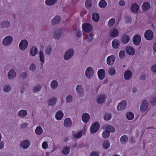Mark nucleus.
<instances>
[{
    "instance_id": "1",
    "label": "nucleus",
    "mask_w": 156,
    "mask_h": 156,
    "mask_svg": "<svg viewBox=\"0 0 156 156\" xmlns=\"http://www.w3.org/2000/svg\"><path fill=\"white\" fill-rule=\"evenodd\" d=\"M74 54V50L72 49H69L66 51L63 55V58L65 60H68L73 57Z\"/></svg>"
},
{
    "instance_id": "2",
    "label": "nucleus",
    "mask_w": 156,
    "mask_h": 156,
    "mask_svg": "<svg viewBox=\"0 0 156 156\" xmlns=\"http://www.w3.org/2000/svg\"><path fill=\"white\" fill-rule=\"evenodd\" d=\"M94 71L93 68L91 67H88L85 72V75L88 79H91L94 76Z\"/></svg>"
},
{
    "instance_id": "3",
    "label": "nucleus",
    "mask_w": 156,
    "mask_h": 156,
    "mask_svg": "<svg viewBox=\"0 0 156 156\" xmlns=\"http://www.w3.org/2000/svg\"><path fill=\"white\" fill-rule=\"evenodd\" d=\"M13 41V38L11 36L9 35L5 37L2 40V44L3 46H7L9 45Z\"/></svg>"
},
{
    "instance_id": "4",
    "label": "nucleus",
    "mask_w": 156,
    "mask_h": 156,
    "mask_svg": "<svg viewBox=\"0 0 156 156\" xmlns=\"http://www.w3.org/2000/svg\"><path fill=\"white\" fill-rule=\"evenodd\" d=\"M144 38L147 40H151L154 37L153 32L151 30H148L144 33Z\"/></svg>"
},
{
    "instance_id": "5",
    "label": "nucleus",
    "mask_w": 156,
    "mask_h": 156,
    "mask_svg": "<svg viewBox=\"0 0 156 156\" xmlns=\"http://www.w3.org/2000/svg\"><path fill=\"white\" fill-rule=\"evenodd\" d=\"M28 46V42L26 39H23L21 40L19 45V49L22 51L26 50Z\"/></svg>"
},
{
    "instance_id": "6",
    "label": "nucleus",
    "mask_w": 156,
    "mask_h": 156,
    "mask_svg": "<svg viewBox=\"0 0 156 156\" xmlns=\"http://www.w3.org/2000/svg\"><path fill=\"white\" fill-rule=\"evenodd\" d=\"M99 124L98 122H95L92 124L90 128V131L91 133L94 134L99 129Z\"/></svg>"
},
{
    "instance_id": "7",
    "label": "nucleus",
    "mask_w": 156,
    "mask_h": 156,
    "mask_svg": "<svg viewBox=\"0 0 156 156\" xmlns=\"http://www.w3.org/2000/svg\"><path fill=\"white\" fill-rule=\"evenodd\" d=\"M16 73L14 69H12L8 71L7 74V77L9 80H12L16 76Z\"/></svg>"
},
{
    "instance_id": "8",
    "label": "nucleus",
    "mask_w": 156,
    "mask_h": 156,
    "mask_svg": "<svg viewBox=\"0 0 156 156\" xmlns=\"http://www.w3.org/2000/svg\"><path fill=\"white\" fill-rule=\"evenodd\" d=\"M82 28L84 31L89 33L93 30V27L92 25L88 23H83L82 25Z\"/></svg>"
},
{
    "instance_id": "9",
    "label": "nucleus",
    "mask_w": 156,
    "mask_h": 156,
    "mask_svg": "<svg viewBox=\"0 0 156 156\" xmlns=\"http://www.w3.org/2000/svg\"><path fill=\"white\" fill-rule=\"evenodd\" d=\"M115 60V56L112 55L108 56L106 58V63L108 66H111L113 65Z\"/></svg>"
},
{
    "instance_id": "10",
    "label": "nucleus",
    "mask_w": 156,
    "mask_h": 156,
    "mask_svg": "<svg viewBox=\"0 0 156 156\" xmlns=\"http://www.w3.org/2000/svg\"><path fill=\"white\" fill-rule=\"evenodd\" d=\"M126 101L125 100H123L118 104L117 109L118 111H122L126 108Z\"/></svg>"
},
{
    "instance_id": "11",
    "label": "nucleus",
    "mask_w": 156,
    "mask_h": 156,
    "mask_svg": "<svg viewBox=\"0 0 156 156\" xmlns=\"http://www.w3.org/2000/svg\"><path fill=\"white\" fill-rule=\"evenodd\" d=\"M30 141L27 140L22 141L20 144V147L23 149H25L28 148L30 146Z\"/></svg>"
},
{
    "instance_id": "12",
    "label": "nucleus",
    "mask_w": 156,
    "mask_h": 156,
    "mask_svg": "<svg viewBox=\"0 0 156 156\" xmlns=\"http://www.w3.org/2000/svg\"><path fill=\"white\" fill-rule=\"evenodd\" d=\"M10 26V23L9 21L7 20L2 21L0 24V28L1 29H7Z\"/></svg>"
},
{
    "instance_id": "13",
    "label": "nucleus",
    "mask_w": 156,
    "mask_h": 156,
    "mask_svg": "<svg viewBox=\"0 0 156 156\" xmlns=\"http://www.w3.org/2000/svg\"><path fill=\"white\" fill-rule=\"evenodd\" d=\"M148 102L146 100H144L141 103L140 110L141 112H144L148 108Z\"/></svg>"
},
{
    "instance_id": "14",
    "label": "nucleus",
    "mask_w": 156,
    "mask_h": 156,
    "mask_svg": "<svg viewBox=\"0 0 156 156\" xmlns=\"http://www.w3.org/2000/svg\"><path fill=\"white\" fill-rule=\"evenodd\" d=\"M141 40L140 36L139 34L135 35L133 38V44L136 45H139Z\"/></svg>"
},
{
    "instance_id": "15",
    "label": "nucleus",
    "mask_w": 156,
    "mask_h": 156,
    "mask_svg": "<svg viewBox=\"0 0 156 156\" xmlns=\"http://www.w3.org/2000/svg\"><path fill=\"white\" fill-rule=\"evenodd\" d=\"M38 53V49L37 48L33 46L30 48V50L29 55L32 57L36 56Z\"/></svg>"
},
{
    "instance_id": "16",
    "label": "nucleus",
    "mask_w": 156,
    "mask_h": 156,
    "mask_svg": "<svg viewBox=\"0 0 156 156\" xmlns=\"http://www.w3.org/2000/svg\"><path fill=\"white\" fill-rule=\"evenodd\" d=\"M64 114L61 110H58L55 115V118L58 120L59 121L62 119L63 117Z\"/></svg>"
},
{
    "instance_id": "17",
    "label": "nucleus",
    "mask_w": 156,
    "mask_h": 156,
    "mask_svg": "<svg viewBox=\"0 0 156 156\" xmlns=\"http://www.w3.org/2000/svg\"><path fill=\"white\" fill-rule=\"evenodd\" d=\"M70 150V148L69 147L65 146L62 148L61 152L63 155H66L69 154Z\"/></svg>"
},
{
    "instance_id": "18",
    "label": "nucleus",
    "mask_w": 156,
    "mask_h": 156,
    "mask_svg": "<svg viewBox=\"0 0 156 156\" xmlns=\"http://www.w3.org/2000/svg\"><path fill=\"white\" fill-rule=\"evenodd\" d=\"M72 122L69 118L65 119L64 121V126L66 128H69L72 125Z\"/></svg>"
},
{
    "instance_id": "19",
    "label": "nucleus",
    "mask_w": 156,
    "mask_h": 156,
    "mask_svg": "<svg viewBox=\"0 0 156 156\" xmlns=\"http://www.w3.org/2000/svg\"><path fill=\"white\" fill-rule=\"evenodd\" d=\"M82 119L83 122L87 123L89 121L90 116L89 114L87 113H83L82 116Z\"/></svg>"
},
{
    "instance_id": "20",
    "label": "nucleus",
    "mask_w": 156,
    "mask_h": 156,
    "mask_svg": "<svg viewBox=\"0 0 156 156\" xmlns=\"http://www.w3.org/2000/svg\"><path fill=\"white\" fill-rule=\"evenodd\" d=\"M120 41L116 39L113 40L112 42V47L115 49L118 48L120 46Z\"/></svg>"
},
{
    "instance_id": "21",
    "label": "nucleus",
    "mask_w": 156,
    "mask_h": 156,
    "mask_svg": "<svg viewBox=\"0 0 156 156\" xmlns=\"http://www.w3.org/2000/svg\"><path fill=\"white\" fill-rule=\"evenodd\" d=\"M3 90L5 93L9 92L12 90L11 86L9 84H6L3 87Z\"/></svg>"
},
{
    "instance_id": "22",
    "label": "nucleus",
    "mask_w": 156,
    "mask_h": 156,
    "mask_svg": "<svg viewBox=\"0 0 156 156\" xmlns=\"http://www.w3.org/2000/svg\"><path fill=\"white\" fill-rule=\"evenodd\" d=\"M76 91L79 95L82 94L84 91L83 87L80 84H78L76 87Z\"/></svg>"
},
{
    "instance_id": "23",
    "label": "nucleus",
    "mask_w": 156,
    "mask_h": 156,
    "mask_svg": "<svg viewBox=\"0 0 156 156\" xmlns=\"http://www.w3.org/2000/svg\"><path fill=\"white\" fill-rule=\"evenodd\" d=\"M98 75L99 78L100 80L103 79L105 76V70L102 69L99 70L98 72Z\"/></svg>"
},
{
    "instance_id": "24",
    "label": "nucleus",
    "mask_w": 156,
    "mask_h": 156,
    "mask_svg": "<svg viewBox=\"0 0 156 156\" xmlns=\"http://www.w3.org/2000/svg\"><path fill=\"white\" fill-rule=\"evenodd\" d=\"M130 38L129 35L126 34L123 35L121 40V42L123 44H126L129 42Z\"/></svg>"
},
{
    "instance_id": "25",
    "label": "nucleus",
    "mask_w": 156,
    "mask_h": 156,
    "mask_svg": "<svg viewBox=\"0 0 156 156\" xmlns=\"http://www.w3.org/2000/svg\"><path fill=\"white\" fill-rule=\"evenodd\" d=\"M62 30L60 29H56L55 30L54 37L57 39H58L60 37L62 34Z\"/></svg>"
},
{
    "instance_id": "26",
    "label": "nucleus",
    "mask_w": 156,
    "mask_h": 156,
    "mask_svg": "<svg viewBox=\"0 0 156 156\" xmlns=\"http://www.w3.org/2000/svg\"><path fill=\"white\" fill-rule=\"evenodd\" d=\"M103 129L105 130H106L109 132L113 133L115 131V128L112 126L109 125H106L103 126Z\"/></svg>"
},
{
    "instance_id": "27",
    "label": "nucleus",
    "mask_w": 156,
    "mask_h": 156,
    "mask_svg": "<svg viewBox=\"0 0 156 156\" xmlns=\"http://www.w3.org/2000/svg\"><path fill=\"white\" fill-rule=\"evenodd\" d=\"M60 21V17L59 16H56L51 20V23L52 25H55L59 23Z\"/></svg>"
},
{
    "instance_id": "28",
    "label": "nucleus",
    "mask_w": 156,
    "mask_h": 156,
    "mask_svg": "<svg viewBox=\"0 0 156 156\" xmlns=\"http://www.w3.org/2000/svg\"><path fill=\"white\" fill-rule=\"evenodd\" d=\"M27 114V111L24 109L18 111L17 113L18 116L22 118L26 116Z\"/></svg>"
},
{
    "instance_id": "29",
    "label": "nucleus",
    "mask_w": 156,
    "mask_h": 156,
    "mask_svg": "<svg viewBox=\"0 0 156 156\" xmlns=\"http://www.w3.org/2000/svg\"><path fill=\"white\" fill-rule=\"evenodd\" d=\"M126 51L129 55H133L135 53L134 49L131 46H128L126 48Z\"/></svg>"
},
{
    "instance_id": "30",
    "label": "nucleus",
    "mask_w": 156,
    "mask_h": 156,
    "mask_svg": "<svg viewBox=\"0 0 156 156\" xmlns=\"http://www.w3.org/2000/svg\"><path fill=\"white\" fill-rule=\"evenodd\" d=\"M132 76V72L129 70L126 71L124 73V78L126 80H129Z\"/></svg>"
},
{
    "instance_id": "31",
    "label": "nucleus",
    "mask_w": 156,
    "mask_h": 156,
    "mask_svg": "<svg viewBox=\"0 0 156 156\" xmlns=\"http://www.w3.org/2000/svg\"><path fill=\"white\" fill-rule=\"evenodd\" d=\"M35 134L38 136L41 135L43 133V129L41 126H37L35 130Z\"/></svg>"
},
{
    "instance_id": "32",
    "label": "nucleus",
    "mask_w": 156,
    "mask_h": 156,
    "mask_svg": "<svg viewBox=\"0 0 156 156\" xmlns=\"http://www.w3.org/2000/svg\"><path fill=\"white\" fill-rule=\"evenodd\" d=\"M110 143L107 140H105L102 143V147L104 149H107L110 146Z\"/></svg>"
},
{
    "instance_id": "33",
    "label": "nucleus",
    "mask_w": 156,
    "mask_h": 156,
    "mask_svg": "<svg viewBox=\"0 0 156 156\" xmlns=\"http://www.w3.org/2000/svg\"><path fill=\"white\" fill-rule=\"evenodd\" d=\"M119 34V32L118 30L115 28H114L112 29L110 33V36L112 37H117Z\"/></svg>"
},
{
    "instance_id": "34",
    "label": "nucleus",
    "mask_w": 156,
    "mask_h": 156,
    "mask_svg": "<svg viewBox=\"0 0 156 156\" xmlns=\"http://www.w3.org/2000/svg\"><path fill=\"white\" fill-rule=\"evenodd\" d=\"M151 7L150 4L147 2H145L143 3L141 6L142 10L144 11L147 10Z\"/></svg>"
},
{
    "instance_id": "35",
    "label": "nucleus",
    "mask_w": 156,
    "mask_h": 156,
    "mask_svg": "<svg viewBox=\"0 0 156 156\" xmlns=\"http://www.w3.org/2000/svg\"><path fill=\"white\" fill-rule=\"evenodd\" d=\"M58 86V82L55 80H53L51 81L50 84L51 88L53 90L56 89L57 88Z\"/></svg>"
},
{
    "instance_id": "36",
    "label": "nucleus",
    "mask_w": 156,
    "mask_h": 156,
    "mask_svg": "<svg viewBox=\"0 0 156 156\" xmlns=\"http://www.w3.org/2000/svg\"><path fill=\"white\" fill-rule=\"evenodd\" d=\"M106 98L104 95L98 96L97 100V102L99 104L102 103L105 101Z\"/></svg>"
},
{
    "instance_id": "37",
    "label": "nucleus",
    "mask_w": 156,
    "mask_h": 156,
    "mask_svg": "<svg viewBox=\"0 0 156 156\" xmlns=\"http://www.w3.org/2000/svg\"><path fill=\"white\" fill-rule=\"evenodd\" d=\"M138 9L139 6L136 3L133 4L131 7V10L133 13H137L138 11Z\"/></svg>"
},
{
    "instance_id": "38",
    "label": "nucleus",
    "mask_w": 156,
    "mask_h": 156,
    "mask_svg": "<svg viewBox=\"0 0 156 156\" xmlns=\"http://www.w3.org/2000/svg\"><path fill=\"white\" fill-rule=\"evenodd\" d=\"M72 134L74 138H79L82 136V131H81L78 133H76L75 131H73Z\"/></svg>"
},
{
    "instance_id": "39",
    "label": "nucleus",
    "mask_w": 156,
    "mask_h": 156,
    "mask_svg": "<svg viewBox=\"0 0 156 156\" xmlns=\"http://www.w3.org/2000/svg\"><path fill=\"white\" fill-rule=\"evenodd\" d=\"M39 57L40 62L43 63L44 61L45 56L43 51L41 50L39 54Z\"/></svg>"
},
{
    "instance_id": "40",
    "label": "nucleus",
    "mask_w": 156,
    "mask_h": 156,
    "mask_svg": "<svg viewBox=\"0 0 156 156\" xmlns=\"http://www.w3.org/2000/svg\"><path fill=\"white\" fill-rule=\"evenodd\" d=\"M92 17L93 20L95 22H98L100 19L99 14L96 13H94L92 14Z\"/></svg>"
},
{
    "instance_id": "41",
    "label": "nucleus",
    "mask_w": 156,
    "mask_h": 156,
    "mask_svg": "<svg viewBox=\"0 0 156 156\" xmlns=\"http://www.w3.org/2000/svg\"><path fill=\"white\" fill-rule=\"evenodd\" d=\"M57 0H45V4L48 6H51L55 4Z\"/></svg>"
},
{
    "instance_id": "42",
    "label": "nucleus",
    "mask_w": 156,
    "mask_h": 156,
    "mask_svg": "<svg viewBox=\"0 0 156 156\" xmlns=\"http://www.w3.org/2000/svg\"><path fill=\"white\" fill-rule=\"evenodd\" d=\"M128 140V138L126 135L122 136L120 139V143L122 144H124L126 143Z\"/></svg>"
},
{
    "instance_id": "43",
    "label": "nucleus",
    "mask_w": 156,
    "mask_h": 156,
    "mask_svg": "<svg viewBox=\"0 0 156 156\" xmlns=\"http://www.w3.org/2000/svg\"><path fill=\"white\" fill-rule=\"evenodd\" d=\"M107 5L106 2L104 0H101L98 3V5L99 7L102 8H105Z\"/></svg>"
},
{
    "instance_id": "44",
    "label": "nucleus",
    "mask_w": 156,
    "mask_h": 156,
    "mask_svg": "<svg viewBox=\"0 0 156 156\" xmlns=\"http://www.w3.org/2000/svg\"><path fill=\"white\" fill-rule=\"evenodd\" d=\"M56 101V98H52L49 100L48 104L49 105L53 106L55 104Z\"/></svg>"
},
{
    "instance_id": "45",
    "label": "nucleus",
    "mask_w": 156,
    "mask_h": 156,
    "mask_svg": "<svg viewBox=\"0 0 156 156\" xmlns=\"http://www.w3.org/2000/svg\"><path fill=\"white\" fill-rule=\"evenodd\" d=\"M127 119L129 120H132L134 117V114L131 112H129L126 114Z\"/></svg>"
},
{
    "instance_id": "46",
    "label": "nucleus",
    "mask_w": 156,
    "mask_h": 156,
    "mask_svg": "<svg viewBox=\"0 0 156 156\" xmlns=\"http://www.w3.org/2000/svg\"><path fill=\"white\" fill-rule=\"evenodd\" d=\"M109 132L106 130H105L104 131L102 134V137L104 138H108L109 137Z\"/></svg>"
},
{
    "instance_id": "47",
    "label": "nucleus",
    "mask_w": 156,
    "mask_h": 156,
    "mask_svg": "<svg viewBox=\"0 0 156 156\" xmlns=\"http://www.w3.org/2000/svg\"><path fill=\"white\" fill-rule=\"evenodd\" d=\"M150 102L151 104L154 106L156 105V96H152L150 99Z\"/></svg>"
},
{
    "instance_id": "48",
    "label": "nucleus",
    "mask_w": 156,
    "mask_h": 156,
    "mask_svg": "<svg viewBox=\"0 0 156 156\" xmlns=\"http://www.w3.org/2000/svg\"><path fill=\"white\" fill-rule=\"evenodd\" d=\"M115 23V19L114 18L111 19L108 23V26L109 27H112L114 25Z\"/></svg>"
},
{
    "instance_id": "49",
    "label": "nucleus",
    "mask_w": 156,
    "mask_h": 156,
    "mask_svg": "<svg viewBox=\"0 0 156 156\" xmlns=\"http://www.w3.org/2000/svg\"><path fill=\"white\" fill-rule=\"evenodd\" d=\"M92 3L90 0H86L85 2V5L86 8L90 9Z\"/></svg>"
},
{
    "instance_id": "50",
    "label": "nucleus",
    "mask_w": 156,
    "mask_h": 156,
    "mask_svg": "<svg viewBox=\"0 0 156 156\" xmlns=\"http://www.w3.org/2000/svg\"><path fill=\"white\" fill-rule=\"evenodd\" d=\"M41 88V85H38L35 86L33 88L32 90L33 92L35 93L39 91Z\"/></svg>"
},
{
    "instance_id": "51",
    "label": "nucleus",
    "mask_w": 156,
    "mask_h": 156,
    "mask_svg": "<svg viewBox=\"0 0 156 156\" xmlns=\"http://www.w3.org/2000/svg\"><path fill=\"white\" fill-rule=\"evenodd\" d=\"M36 65L34 63L31 64L29 67V69L30 71L34 72L35 71L36 69Z\"/></svg>"
},
{
    "instance_id": "52",
    "label": "nucleus",
    "mask_w": 156,
    "mask_h": 156,
    "mask_svg": "<svg viewBox=\"0 0 156 156\" xmlns=\"http://www.w3.org/2000/svg\"><path fill=\"white\" fill-rule=\"evenodd\" d=\"M112 117L111 115L109 113H105L104 116V120L106 121L109 120Z\"/></svg>"
},
{
    "instance_id": "53",
    "label": "nucleus",
    "mask_w": 156,
    "mask_h": 156,
    "mask_svg": "<svg viewBox=\"0 0 156 156\" xmlns=\"http://www.w3.org/2000/svg\"><path fill=\"white\" fill-rule=\"evenodd\" d=\"M108 73L111 75H115L116 73L115 69L113 67L110 68L108 70Z\"/></svg>"
},
{
    "instance_id": "54",
    "label": "nucleus",
    "mask_w": 156,
    "mask_h": 156,
    "mask_svg": "<svg viewBox=\"0 0 156 156\" xmlns=\"http://www.w3.org/2000/svg\"><path fill=\"white\" fill-rule=\"evenodd\" d=\"M73 100V97L70 95H68L66 97V102L68 103H70Z\"/></svg>"
},
{
    "instance_id": "55",
    "label": "nucleus",
    "mask_w": 156,
    "mask_h": 156,
    "mask_svg": "<svg viewBox=\"0 0 156 156\" xmlns=\"http://www.w3.org/2000/svg\"><path fill=\"white\" fill-rule=\"evenodd\" d=\"M28 125V123L26 122H23L20 124V127L21 129H24L26 128Z\"/></svg>"
},
{
    "instance_id": "56",
    "label": "nucleus",
    "mask_w": 156,
    "mask_h": 156,
    "mask_svg": "<svg viewBox=\"0 0 156 156\" xmlns=\"http://www.w3.org/2000/svg\"><path fill=\"white\" fill-rule=\"evenodd\" d=\"M27 76V73L26 72H23L20 76V78L24 80L25 79Z\"/></svg>"
},
{
    "instance_id": "57",
    "label": "nucleus",
    "mask_w": 156,
    "mask_h": 156,
    "mask_svg": "<svg viewBox=\"0 0 156 156\" xmlns=\"http://www.w3.org/2000/svg\"><path fill=\"white\" fill-rule=\"evenodd\" d=\"M42 147L44 149H46L48 148V143L46 141H44L41 145Z\"/></svg>"
},
{
    "instance_id": "58",
    "label": "nucleus",
    "mask_w": 156,
    "mask_h": 156,
    "mask_svg": "<svg viewBox=\"0 0 156 156\" xmlns=\"http://www.w3.org/2000/svg\"><path fill=\"white\" fill-rule=\"evenodd\" d=\"M52 48L51 47L48 46L45 49V52L46 54L49 55L50 54L51 52Z\"/></svg>"
},
{
    "instance_id": "59",
    "label": "nucleus",
    "mask_w": 156,
    "mask_h": 156,
    "mask_svg": "<svg viewBox=\"0 0 156 156\" xmlns=\"http://www.w3.org/2000/svg\"><path fill=\"white\" fill-rule=\"evenodd\" d=\"M125 55V52L123 50H121L119 52V56L121 58H124Z\"/></svg>"
},
{
    "instance_id": "60",
    "label": "nucleus",
    "mask_w": 156,
    "mask_h": 156,
    "mask_svg": "<svg viewBox=\"0 0 156 156\" xmlns=\"http://www.w3.org/2000/svg\"><path fill=\"white\" fill-rule=\"evenodd\" d=\"M151 70L154 73H156V64L153 65L152 66Z\"/></svg>"
},
{
    "instance_id": "61",
    "label": "nucleus",
    "mask_w": 156,
    "mask_h": 156,
    "mask_svg": "<svg viewBox=\"0 0 156 156\" xmlns=\"http://www.w3.org/2000/svg\"><path fill=\"white\" fill-rule=\"evenodd\" d=\"M90 156H99V153L98 152H93L90 154Z\"/></svg>"
},
{
    "instance_id": "62",
    "label": "nucleus",
    "mask_w": 156,
    "mask_h": 156,
    "mask_svg": "<svg viewBox=\"0 0 156 156\" xmlns=\"http://www.w3.org/2000/svg\"><path fill=\"white\" fill-rule=\"evenodd\" d=\"M119 5L121 6H122L125 5V2L123 0H120L119 2Z\"/></svg>"
},
{
    "instance_id": "63",
    "label": "nucleus",
    "mask_w": 156,
    "mask_h": 156,
    "mask_svg": "<svg viewBox=\"0 0 156 156\" xmlns=\"http://www.w3.org/2000/svg\"><path fill=\"white\" fill-rule=\"evenodd\" d=\"M93 39V37L92 35H89L88 36L87 39L88 42H91Z\"/></svg>"
},
{
    "instance_id": "64",
    "label": "nucleus",
    "mask_w": 156,
    "mask_h": 156,
    "mask_svg": "<svg viewBox=\"0 0 156 156\" xmlns=\"http://www.w3.org/2000/svg\"><path fill=\"white\" fill-rule=\"evenodd\" d=\"M146 75L145 74H143L140 76L139 79L141 80H144L146 79Z\"/></svg>"
}]
</instances>
